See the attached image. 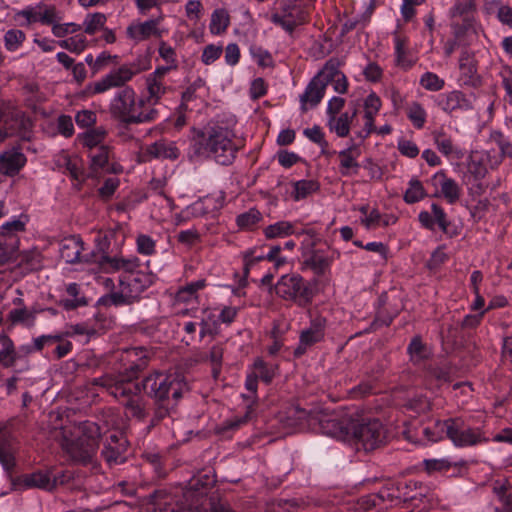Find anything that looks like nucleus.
Masks as SVG:
<instances>
[{"instance_id": "obj_1", "label": "nucleus", "mask_w": 512, "mask_h": 512, "mask_svg": "<svg viewBox=\"0 0 512 512\" xmlns=\"http://www.w3.org/2000/svg\"><path fill=\"white\" fill-rule=\"evenodd\" d=\"M148 68V64L142 65L140 61L124 63L90 83L88 91L95 95L118 88L109 103L113 118L127 125L153 122L158 119V110L147 107L145 99L139 97L132 86L127 85L137 74Z\"/></svg>"}, {"instance_id": "obj_2", "label": "nucleus", "mask_w": 512, "mask_h": 512, "mask_svg": "<svg viewBox=\"0 0 512 512\" xmlns=\"http://www.w3.org/2000/svg\"><path fill=\"white\" fill-rule=\"evenodd\" d=\"M232 129L219 123H209L198 130L189 147L192 160L212 159L221 165H230L236 157L238 147Z\"/></svg>"}, {"instance_id": "obj_3", "label": "nucleus", "mask_w": 512, "mask_h": 512, "mask_svg": "<svg viewBox=\"0 0 512 512\" xmlns=\"http://www.w3.org/2000/svg\"><path fill=\"white\" fill-rule=\"evenodd\" d=\"M355 408L346 406L317 407L307 416V424L311 431L332 437L341 441H350Z\"/></svg>"}, {"instance_id": "obj_4", "label": "nucleus", "mask_w": 512, "mask_h": 512, "mask_svg": "<svg viewBox=\"0 0 512 512\" xmlns=\"http://www.w3.org/2000/svg\"><path fill=\"white\" fill-rule=\"evenodd\" d=\"M91 383L113 396L124 406L127 415L138 420H143L147 416V402L140 394V386L131 379L106 374L93 378Z\"/></svg>"}, {"instance_id": "obj_5", "label": "nucleus", "mask_w": 512, "mask_h": 512, "mask_svg": "<svg viewBox=\"0 0 512 512\" xmlns=\"http://www.w3.org/2000/svg\"><path fill=\"white\" fill-rule=\"evenodd\" d=\"M102 436L100 426L92 421H84L72 429L63 428L61 445L63 449L78 462H91Z\"/></svg>"}, {"instance_id": "obj_6", "label": "nucleus", "mask_w": 512, "mask_h": 512, "mask_svg": "<svg viewBox=\"0 0 512 512\" xmlns=\"http://www.w3.org/2000/svg\"><path fill=\"white\" fill-rule=\"evenodd\" d=\"M153 280L154 275L152 273L140 269L135 273L122 275L119 279V291L101 296L97 300V305L122 306L132 304L140 299L141 294L152 285Z\"/></svg>"}, {"instance_id": "obj_7", "label": "nucleus", "mask_w": 512, "mask_h": 512, "mask_svg": "<svg viewBox=\"0 0 512 512\" xmlns=\"http://www.w3.org/2000/svg\"><path fill=\"white\" fill-rule=\"evenodd\" d=\"M316 284L317 280L308 282L298 273L285 274L275 284V293L279 298L305 308L313 301Z\"/></svg>"}, {"instance_id": "obj_8", "label": "nucleus", "mask_w": 512, "mask_h": 512, "mask_svg": "<svg viewBox=\"0 0 512 512\" xmlns=\"http://www.w3.org/2000/svg\"><path fill=\"white\" fill-rule=\"evenodd\" d=\"M185 384L176 375L156 372L142 381L144 392L156 402L179 401Z\"/></svg>"}, {"instance_id": "obj_9", "label": "nucleus", "mask_w": 512, "mask_h": 512, "mask_svg": "<svg viewBox=\"0 0 512 512\" xmlns=\"http://www.w3.org/2000/svg\"><path fill=\"white\" fill-rule=\"evenodd\" d=\"M438 427L440 432H446V438L458 448L471 447L486 441L479 427H472L461 418L446 419Z\"/></svg>"}, {"instance_id": "obj_10", "label": "nucleus", "mask_w": 512, "mask_h": 512, "mask_svg": "<svg viewBox=\"0 0 512 512\" xmlns=\"http://www.w3.org/2000/svg\"><path fill=\"white\" fill-rule=\"evenodd\" d=\"M350 441L361 444L366 451L379 447L386 440L387 434L383 424L378 419L358 421L353 416V424L350 426Z\"/></svg>"}, {"instance_id": "obj_11", "label": "nucleus", "mask_w": 512, "mask_h": 512, "mask_svg": "<svg viewBox=\"0 0 512 512\" xmlns=\"http://www.w3.org/2000/svg\"><path fill=\"white\" fill-rule=\"evenodd\" d=\"M58 8L54 4L43 1L30 4L15 13V19L22 27H29L35 24L51 26L57 18Z\"/></svg>"}, {"instance_id": "obj_12", "label": "nucleus", "mask_w": 512, "mask_h": 512, "mask_svg": "<svg viewBox=\"0 0 512 512\" xmlns=\"http://www.w3.org/2000/svg\"><path fill=\"white\" fill-rule=\"evenodd\" d=\"M101 252L99 254H93L95 258V264H97L105 273H116L122 272L123 275L135 273L141 267L140 259L135 255L123 256L114 255L111 256L104 252V248L100 247Z\"/></svg>"}, {"instance_id": "obj_13", "label": "nucleus", "mask_w": 512, "mask_h": 512, "mask_svg": "<svg viewBox=\"0 0 512 512\" xmlns=\"http://www.w3.org/2000/svg\"><path fill=\"white\" fill-rule=\"evenodd\" d=\"M328 321L326 317L316 314L310 317L309 325L304 328L299 335V343L294 350V356L299 358L304 355L309 348L324 341Z\"/></svg>"}, {"instance_id": "obj_14", "label": "nucleus", "mask_w": 512, "mask_h": 512, "mask_svg": "<svg viewBox=\"0 0 512 512\" xmlns=\"http://www.w3.org/2000/svg\"><path fill=\"white\" fill-rule=\"evenodd\" d=\"M389 489V505H398L401 502H416L422 501L427 494V487L421 482L415 480L400 481L391 486Z\"/></svg>"}, {"instance_id": "obj_15", "label": "nucleus", "mask_w": 512, "mask_h": 512, "mask_svg": "<svg viewBox=\"0 0 512 512\" xmlns=\"http://www.w3.org/2000/svg\"><path fill=\"white\" fill-rule=\"evenodd\" d=\"M0 110L1 123L7 132V137L17 135L23 139H28L32 122L25 113L13 107L0 108Z\"/></svg>"}, {"instance_id": "obj_16", "label": "nucleus", "mask_w": 512, "mask_h": 512, "mask_svg": "<svg viewBox=\"0 0 512 512\" xmlns=\"http://www.w3.org/2000/svg\"><path fill=\"white\" fill-rule=\"evenodd\" d=\"M473 94H465L460 90H452L438 94L435 99V105L448 115L459 112H467L473 109Z\"/></svg>"}, {"instance_id": "obj_17", "label": "nucleus", "mask_w": 512, "mask_h": 512, "mask_svg": "<svg viewBox=\"0 0 512 512\" xmlns=\"http://www.w3.org/2000/svg\"><path fill=\"white\" fill-rule=\"evenodd\" d=\"M18 442L7 425L0 427V465L11 477L17 467Z\"/></svg>"}, {"instance_id": "obj_18", "label": "nucleus", "mask_w": 512, "mask_h": 512, "mask_svg": "<svg viewBox=\"0 0 512 512\" xmlns=\"http://www.w3.org/2000/svg\"><path fill=\"white\" fill-rule=\"evenodd\" d=\"M500 166V157L493 150L474 151L467 158V172L477 181L485 178L488 169Z\"/></svg>"}, {"instance_id": "obj_19", "label": "nucleus", "mask_w": 512, "mask_h": 512, "mask_svg": "<svg viewBox=\"0 0 512 512\" xmlns=\"http://www.w3.org/2000/svg\"><path fill=\"white\" fill-rule=\"evenodd\" d=\"M225 195L223 192L208 194L199 198L186 207V218L214 217L224 206Z\"/></svg>"}, {"instance_id": "obj_20", "label": "nucleus", "mask_w": 512, "mask_h": 512, "mask_svg": "<svg viewBox=\"0 0 512 512\" xmlns=\"http://www.w3.org/2000/svg\"><path fill=\"white\" fill-rule=\"evenodd\" d=\"M128 441L122 432L118 430L109 431L104 441L101 456L108 465H118L126 460Z\"/></svg>"}, {"instance_id": "obj_21", "label": "nucleus", "mask_w": 512, "mask_h": 512, "mask_svg": "<svg viewBox=\"0 0 512 512\" xmlns=\"http://www.w3.org/2000/svg\"><path fill=\"white\" fill-rule=\"evenodd\" d=\"M167 74L156 68L145 77V89L141 97L145 99L147 107H153L158 104L167 93L169 88L165 81Z\"/></svg>"}, {"instance_id": "obj_22", "label": "nucleus", "mask_w": 512, "mask_h": 512, "mask_svg": "<svg viewBox=\"0 0 512 512\" xmlns=\"http://www.w3.org/2000/svg\"><path fill=\"white\" fill-rule=\"evenodd\" d=\"M83 250V242L79 237L76 236L65 238L60 245V255L61 258L65 260V262L70 264L78 262L95 263L93 254H99V252H92L89 255H82Z\"/></svg>"}, {"instance_id": "obj_23", "label": "nucleus", "mask_w": 512, "mask_h": 512, "mask_svg": "<svg viewBox=\"0 0 512 512\" xmlns=\"http://www.w3.org/2000/svg\"><path fill=\"white\" fill-rule=\"evenodd\" d=\"M432 185L436 187L437 192L434 194L436 197H443L447 203H456L461 196V187L453 179L446 175L444 171L436 172L431 178Z\"/></svg>"}, {"instance_id": "obj_24", "label": "nucleus", "mask_w": 512, "mask_h": 512, "mask_svg": "<svg viewBox=\"0 0 512 512\" xmlns=\"http://www.w3.org/2000/svg\"><path fill=\"white\" fill-rule=\"evenodd\" d=\"M394 45V64L401 70L408 71L416 63L409 48V38L398 32L397 30L392 33Z\"/></svg>"}, {"instance_id": "obj_25", "label": "nucleus", "mask_w": 512, "mask_h": 512, "mask_svg": "<svg viewBox=\"0 0 512 512\" xmlns=\"http://www.w3.org/2000/svg\"><path fill=\"white\" fill-rule=\"evenodd\" d=\"M27 158L19 146L0 153V173L4 176H16L26 165Z\"/></svg>"}, {"instance_id": "obj_26", "label": "nucleus", "mask_w": 512, "mask_h": 512, "mask_svg": "<svg viewBox=\"0 0 512 512\" xmlns=\"http://www.w3.org/2000/svg\"><path fill=\"white\" fill-rule=\"evenodd\" d=\"M460 85L477 88L481 85V77L477 71V63L474 56L467 50L462 51L459 58Z\"/></svg>"}, {"instance_id": "obj_27", "label": "nucleus", "mask_w": 512, "mask_h": 512, "mask_svg": "<svg viewBox=\"0 0 512 512\" xmlns=\"http://www.w3.org/2000/svg\"><path fill=\"white\" fill-rule=\"evenodd\" d=\"M162 20L163 15L160 14L157 18L149 19L144 22L131 23L126 28V35L129 39L137 43L147 40L152 36L161 37L162 31L158 26Z\"/></svg>"}, {"instance_id": "obj_28", "label": "nucleus", "mask_w": 512, "mask_h": 512, "mask_svg": "<svg viewBox=\"0 0 512 512\" xmlns=\"http://www.w3.org/2000/svg\"><path fill=\"white\" fill-rule=\"evenodd\" d=\"M111 156L112 151L108 145H100L99 148L89 152L90 168L93 176H96L99 171L115 174L122 171L119 164L110 162Z\"/></svg>"}, {"instance_id": "obj_29", "label": "nucleus", "mask_w": 512, "mask_h": 512, "mask_svg": "<svg viewBox=\"0 0 512 512\" xmlns=\"http://www.w3.org/2000/svg\"><path fill=\"white\" fill-rule=\"evenodd\" d=\"M381 105H382V102H381L380 97L374 92H371L365 98L364 104H363L364 124H363V128L356 133L358 138L365 139L376 130L374 121H375V117L378 115V113L380 111Z\"/></svg>"}, {"instance_id": "obj_30", "label": "nucleus", "mask_w": 512, "mask_h": 512, "mask_svg": "<svg viewBox=\"0 0 512 512\" xmlns=\"http://www.w3.org/2000/svg\"><path fill=\"white\" fill-rule=\"evenodd\" d=\"M14 485L21 489L38 488L51 491L55 487L56 481L52 478L49 471L38 470L17 477L14 481Z\"/></svg>"}, {"instance_id": "obj_31", "label": "nucleus", "mask_w": 512, "mask_h": 512, "mask_svg": "<svg viewBox=\"0 0 512 512\" xmlns=\"http://www.w3.org/2000/svg\"><path fill=\"white\" fill-rule=\"evenodd\" d=\"M361 151L357 144L352 142L347 148L338 152L339 157V173L348 177L358 173L360 164L358 159Z\"/></svg>"}, {"instance_id": "obj_32", "label": "nucleus", "mask_w": 512, "mask_h": 512, "mask_svg": "<svg viewBox=\"0 0 512 512\" xmlns=\"http://www.w3.org/2000/svg\"><path fill=\"white\" fill-rule=\"evenodd\" d=\"M433 141L437 150L449 160H462L465 150L456 145L450 135L443 130L433 133Z\"/></svg>"}, {"instance_id": "obj_33", "label": "nucleus", "mask_w": 512, "mask_h": 512, "mask_svg": "<svg viewBox=\"0 0 512 512\" xmlns=\"http://www.w3.org/2000/svg\"><path fill=\"white\" fill-rule=\"evenodd\" d=\"M200 480L195 483H191L189 487L182 490V498L179 501V505L183 506L184 509L199 510L201 507L206 505L208 502L209 508L211 509V502L206 498V492L203 489L194 488L199 484Z\"/></svg>"}, {"instance_id": "obj_34", "label": "nucleus", "mask_w": 512, "mask_h": 512, "mask_svg": "<svg viewBox=\"0 0 512 512\" xmlns=\"http://www.w3.org/2000/svg\"><path fill=\"white\" fill-rule=\"evenodd\" d=\"M148 512H181L183 506L179 505V501L175 496L167 493L165 490H157L149 496Z\"/></svg>"}, {"instance_id": "obj_35", "label": "nucleus", "mask_w": 512, "mask_h": 512, "mask_svg": "<svg viewBox=\"0 0 512 512\" xmlns=\"http://www.w3.org/2000/svg\"><path fill=\"white\" fill-rule=\"evenodd\" d=\"M43 132L50 136L56 137L61 135L64 138H70L74 134V124L70 115L62 114L54 120L46 121L42 126Z\"/></svg>"}, {"instance_id": "obj_36", "label": "nucleus", "mask_w": 512, "mask_h": 512, "mask_svg": "<svg viewBox=\"0 0 512 512\" xmlns=\"http://www.w3.org/2000/svg\"><path fill=\"white\" fill-rule=\"evenodd\" d=\"M326 85L319 80V77H313L306 86L304 92L300 95L301 110L306 111L307 105L317 106L325 95Z\"/></svg>"}, {"instance_id": "obj_37", "label": "nucleus", "mask_w": 512, "mask_h": 512, "mask_svg": "<svg viewBox=\"0 0 512 512\" xmlns=\"http://www.w3.org/2000/svg\"><path fill=\"white\" fill-rule=\"evenodd\" d=\"M40 311L35 306L13 308L9 311L7 319L13 326L20 325L29 329L35 326L37 315Z\"/></svg>"}, {"instance_id": "obj_38", "label": "nucleus", "mask_w": 512, "mask_h": 512, "mask_svg": "<svg viewBox=\"0 0 512 512\" xmlns=\"http://www.w3.org/2000/svg\"><path fill=\"white\" fill-rule=\"evenodd\" d=\"M334 255H326L322 250H313L304 260V265L317 276H322L330 270Z\"/></svg>"}, {"instance_id": "obj_39", "label": "nucleus", "mask_w": 512, "mask_h": 512, "mask_svg": "<svg viewBox=\"0 0 512 512\" xmlns=\"http://www.w3.org/2000/svg\"><path fill=\"white\" fill-rule=\"evenodd\" d=\"M303 234H310V231L304 229L297 231L294 223L285 220L278 221L264 229V235L267 239L284 238L290 235L299 236Z\"/></svg>"}, {"instance_id": "obj_40", "label": "nucleus", "mask_w": 512, "mask_h": 512, "mask_svg": "<svg viewBox=\"0 0 512 512\" xmlns=\"http://www.w3.org/2000/svg\"><path fill=\"white\" fill-rule=\"evenodd\" d=\"M492 492L502 504V509L496 508L495 512H512V485L504 479L495 480L492 483Z\"/></svg>"}, {"instance_id": "obj_41", "label": "nucleus", "mask_w": 512, "mask_h": 512, "mask_svg": "<svg viewBox=\"0 0 512 512\" xmlns=\"http://www.w3.org/2000/svg\"><path fill=\"white\" fill-rule=\"evenodd\" d=\"M147 154L155 159H177L179 150L175 143L164 139L158 140L147 147Z\"/></svg>"}, {"instance_id": "obj_42", "label": "nucleus", "mask_w": 512, "mask_h": 512, "mask_svg": "<svg viewBox=\"0 0 512 512\" xmlns=\"http://www.w3.org/2000/svg\"><path fill=\"white\" fill-rule=\"evenodd\" d=\"M357 114L356 107L351 112L346 111L340 115H334L328 118V125L332 132H335L338 137L344 138L350 132V125L352 120Z\"/></svg>"}, {"instance_id": "obj_43", "label": "nucleus", "mask_w": 512, "mask_h": 512, "mask_svg": "<svg viewBox=\"0 0 512 512\" xmlns=\"http://www.w3.org/2000/svg\"><path fill=\"white\" fill-rule=\"evenodd\" d=\"M389 489L382 488L377 494H369L359 498L356 504V510L359 512H370L377 505L382 503L389 504Z\"/></svg>"}, {"instance_id": "obj_44", "label": "nucleus", "mask_w": 512, "mask_h": 512, "mask_svg": "<svg viewBox=\"0 0 512 512\" xmlns=\"http://www.w3.org/2000/svg\"><path fill=\"white\" fill-rule=\"evenodd\" d=\"M16 363V347L13 340L4 332L0 333V364L10 368Z\"/></svg>"}, {"instance_id": "obj_45", "label": "nucleus", "mask_w": 512, "mask_h": 512, "mask_svg": "<svg viewBox=\"0 0 512 512\" xmlns=\"http://www.w3.org/2000/svg\"><path fill=\"white\" fill-rule=\"evenodd\" d=\"M158 53L160 58L165 62V65L157 67L162 72L169 73L178 68V60L176 50L167 42L160 41L158 46Z\"/></svg>"}, {"instance_id": "obj_46", "label": "nucleus", "mask_w": 512, "mask_h": 512, "mask_svg": "<svg viewBox=\"0 0 512 512\" xmlns=\"http://www.w3.org/2000/svg\"><path fill=\"white\" fill-rule=\"evenodd\" d=\"M107 132L102 127L93 128L86 132L78 135L79 140L84 147H87L89 151L99 148L100 145H105L104 141Z\"/></svg>"}, {"instance_id": "obj_47", "label": "nucleus", "mask_w": 512, "mask_h": 512, "mask_svg": "<svg viewBox=\"0 0 512 512\" xmlns=\"http://www.w3.org/2000/svg\"><path fill=\"white\" fill-rule=\"evenodd\" d=\"M490 140L499 150V154H496V157H500V164L505 158L512 160V141L508 136L500 130H493L490 133Z\"/></svg>"}, {"instance_id": "obj_48", "label": "nucleus", "mask_w": 512, "mask_h": 512, "mask_svg": "<svg viewBox=\"0 0 512 512\" xmlns=\"http://www.w3.org/2000/svg\"><path fill=\"white\" fill-rule=\"evenodd\" d=\"M407 353L410 361L414 364H419L430 356V350L427 345L423 343L420 336H415L411 339L407 347Z\"/></svg>"}, {"instance_id": "obj_49", "label": "nucleus", "mask_w": 512, "mask_h": 512, "mask_svg": "<svg viewBox=\"0 0 512 512\" xmlns=\"http://www.w3.org/2000/svg\"><path fill=\"white\" fill-rule=\"evenodd\" d=\"M206 287L205 279H198L196 281H192L187 283L185 286L181 287L176 293V300L178 302L189 303L194 300H197V293Z\"/></svg>"}, {"instance_id": "obj_50", "label": "nucleus", "mask_w": 512, "mask_h": 512, "mask_svg": "<svg viewBox=\"0 0 512 512\" xmlns=\"http://www.w3.org/2000/svg\"><path fill=\"white\" fill-rule=\"evenodd\" d=\"M230 24V17L225 9H215L211 14L209 30L213 35L223 34Z\"/></svg>"}, {"instance_id": "obj_51", "label": "nucleus", "mask_w": 512, "mask_h": 512, "mask_svg": "<svg viewBox=\"0 0 512 512\" xmlns=\"http://www.w3.org/2000/svg\"><path fill=\"white\" fill-rule=\"evenodd\" d=\"M465 465V461H452L449 458H441V459H425L424 466L425 469L429 472H444L447 473L451 468L462 467Z\"/></svg>"}, {"instance_id": "obj_52", "label": "nucleus", "mask_w": 512, "mask_h": 512, "mask_svg": "<svg viewBox=\"0 0 512 512\" xmlns=\"http://www.w3.org/2000/svg\"><path fill=\"white\" fill-rule=\"evenodd\" d=\"M319 189V184L315 180L302 179L293 183L292 197L295 201L305 199Z\"/></svg>"}, {"instance_id": "obj_53", "label": "nucleus", "mask_w": 512, "mask_h": 512, "mask_svg": "<svg viewBox=\"0 0 512 512\" xmlns=\"http://www.w3.org/2000/svg\"><path fill=\"white\" fill-rule=\"evenodd\" d=\"M106 21V15L101 12L89 13L86 15L82 23L84 32L88 35H94L104 28Z\"/></svg>"}, {"instance_id": "obj_54", "label": "nucleus", "mask_w": 512, "mask_h": 512, "mask_svg": "<svg viewBox=\"0 0 512 512\" xmlns=\"http://www.w3.org/2000/svg\"><path fill=\"white\" fill-rule=\"evenodd\" d=\"M63 15L58 9L57 18L53 24H51V32L57 38H63L68 34L77 33L81 29V25L74 22L61 23Z\"/></svg>"}, {"instance_id": "obj_55", "label": "nucleus", "mask_w": 512, "mask_h": 512, "mask_svg": "<svg viewBox=\"0 0 512 512\" xmlns=\"http://www.w3.org/2000/svg\"><path fill=\"white\" fill-rule=\"evenodd\" d=\"M358 211L362 214L360 222L367 230L380 227L381 213L377 208L370 209L368 205H362Z\"/></svg>"}, {"instance_id": "obj_56", "label": "nucleus", "mask_w": 512, "mask_h": 512, "mask_svg": "<svg viewBox=\"0 0 512 512\" xmlns=\"http://www.w3.org/2000/svg\"><path fill=\"white\" fill-rule=\"evenodd\" d=\"M407 117L416 129H422L427 120V112L419 102H412L407 107Z\"/></svg>"}, {"instance_id": "obj_57", "label": "nucleus", "mask_w": 512, "mask_h": 512, "mask_svg": "<svg viewBox=\"0 0 512 512\" xmlns=\"http://www.w3.org/2000/svg\"><path fill=\"white\" fill-rule=\"evenodd\" d=\"M425 196L426 192L422 183L418 179L412 178L409 181L408 188L405 191L404 201L407 204H414L424 199Z\"/></svg>"}, {"instance_id": "obj_58", "label": "nucleus", "mask_w": 512, "mask_h": 512, "mask_svg": "<svg viewBox=\"0 0 512 512\" xmlns=\"http://www.w3.org/2000/svg\"><path fill=\"white\" fill-rule=\"evenodd\" d=\"M340 62L336 58L329 59L315 77H319L326 86L342 74L339 71Z\"/></svg>"}, {"instance_id": "obj_59", "label": "nucleus", "mask_w": 512, "mask_h": 512, "mask_svg": "<svg viewBox=\"0 0 512 512\" xmlns=\"http://www.w3.org/2000/svg\"><path fill=\"white\" fill-rule=\"evenodd\" d=\"M87 39L82 34H76L67 39L58 41V45L71 53L80 54L87 47Z\"/></svg>"}, {"instance_id": "obj_60", "label": "nucleus", "mask_w": 512, "mask_h": 512, "mask_svg": "<svg viewBox=\"0 0 512 512\" xmlns=\"http://www.w3.org/2000/svg\"><path fill=\"white\" fill-rule=\"evenodd\" d=\"M26 40V34L19 29H10L4 34V46L10 52L17 51Z\"/></svg>"}, {"instance_id": "obj_61", "label": "nucleus", "mask_w": 512, "mask_h": 512, "mask_svg": "<svg viewBox=\"0 0 512 512\" xmlns=\"http://www.w3.org/2000/svg\"><path fill=\"white\" fill-rule=\"evenodd\" d=\"M271 22L292 35L295 28L303 23V20H296L291 13L284 15L275 13L271 16Z\"/></svg>"}, {"instance_id": "obj_62", "label": "nucleus", "mask_w": 512, "mask_h": 512, "mask_svg": "<svg viewBox=\"0 0 512 512\" xmlns=\"http://www.w3.org/2000/svg\"><path fill=\"white\" fill-rule=\"evenodd\" d=\"M64 163L65 170L69 173L70 177L81 185L86 179V173L81 166V161L78 158L66 157Z\"/></svg>"}, {"instance_id": "obj_63", "label": "nucleus", "mask_w": 512, "mask_h": 512, "mask_svg": "<svg viewBox=\"0 0 512 512\" xmlns=\"http://www.w3.org/2000/svg\"><path fill=\"white\" fill-rule=\"evenodd\" d=\"M419 84L427 91L437 92L444 88L445 81L436 73L428 71L421 75Z\"/></svg>"}, {"instance_id": "obj_64", "label": "nucleus", "mask_w": 512, "mask_h": 512, "mask_svg": "<svg viewBox=\"0 0 512 512\" xmlns=\"http://www.w3.org/2000/svg\"><path fill=\"white\" fill-rule=\"evenodd\" d=\"M253 368V372L258 374V379H261L266 384H269L275 376L276 367L272 364L266 363L261 358H257L254 361Z\"/></svg>"}]
</instances>
